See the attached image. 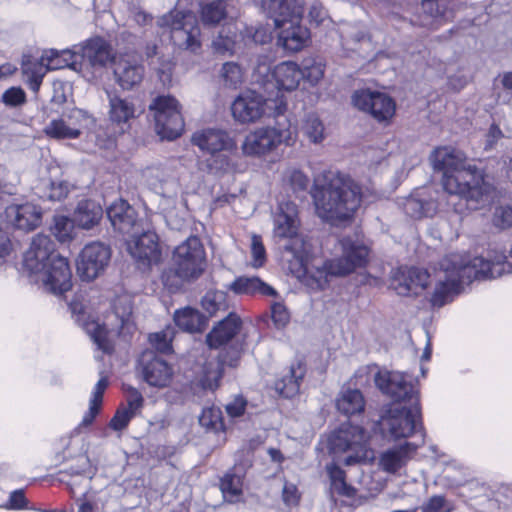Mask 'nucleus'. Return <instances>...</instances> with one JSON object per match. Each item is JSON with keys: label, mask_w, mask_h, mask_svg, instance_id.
I'll return each mask as SVG.
<instances>
[{"label": "nucleus", "mask_w": 512, "mask_h": 512, "mask_svg": "<svg viewBox=\"0 0 512 512\" xmlns=\"http://www.w3.org/2000/svg\"><path fill=\"white\" fill-rule=\"evenodd\" d=\"M107 217L113 228L121 233H130L136 224V211L124 200L111 204L107 208Z\"/></svg>", "instance_id": "nucleus-28"}, {"label": "nucleus", "mask_w": 512, "mask_h": 512, "mask_svg": "<svg viewBox=\"0 0 512 512\" xmlns=\"http://www.w3.org/2000/svg\"><path fill=\"white\" fill-rule=\"evenodd\" d=\"M113 74L115 82L123 90L130 91L142 82L145 68L134 59L121 57L114 62Z\"/></svg>", "instance_id": "nucleus-23"}, {"label": "nucleus", "mask_w": 512, "mask_h": 512, "mask_svg": "<svg viewBox=\"0 0 512 512\" xmlns=\"http://www.w3.org/2000/svg\"><path fill=\"white\" fill-rule=\"evenodd\" d=\"M433 168L443 172L442 185L450 195L467 203H480L487 189L476 166L467 162L463 152L451 147H439L430 156Z\"/></svg>", "instance_id": "nucleus-3"}, {"label": "nucleus", "mask_w": 512, "mask_h": 512, "mask_svg": "<svg viewBox=\"0 0 512 512\" xmlns=\"http://www.w3.org/2000/svg\"><path fill=\"white\" fill-rule=\"evenodd\" d=\"M417 444L405 442L399 447L388 449L380 457L381 468L388 473H396L407 462L409 454L415 452Z\"/></svg>", "instance_id": "nucleus-32"}, {"label": "nucleus", "mask_w": 512, "mask_h": 512, "mask_svg": "<svg viewBox=\"0 0 512 512\" xmlns=\"http://www.w3.org/2000/svg\"><path fill=\"white\" fill-rule=\"evenodd\" d=\"M149 108L154 112L155 130L161 138L173 140L181 135L184 120L177 99L170 95L158 96Z\"/></svg>", "instance_id": "nucleus-10"}, {"label": "nucleus", "mask_w": 512, "mask_h": 512, "mask_svg": "<svg viewBox=\"0 0 512 512\" xmlns=\"http://www.w3.org/2000/svg\"><path fill=\"white\" fill-rule=\"evenodd\" d=\"M273 234L281 244L282 258L288 263L290 272L297 278L309 273L311 245L299 233L298 209L294 202L282 201L274 215Z\"/></svg>", "instance_id": "nucleus-4"}, {"label": "nucleus", "mask_w": 512, "mask_h": 512, "mask_svg": "<svg viewBox=\"0 0 512 512\" xmlns=\"http://www.w3.org/2000/svg\"><path fill=\"white\" fill-rule=\"evenodd\" d=\"M429 273L416 267H401L392 276L391 287L398 295H418L428 285Z\"/></svg>", "instance_id": "nucleus-18"}, {"label": "nucleus", "mask_w": 512, "mask_h": 512, "mask_svg": "<svg viewBox=\"0 0 512 512\" xmlns=\"http://www.w3.org/2000/svg\"><path fill=\"white\" fill-rule=\"evenodd\" d=\"M222 78L226 85L236 87L242 82V70L240 66L234 62H227L222 66Z\"/></svg>", "instance_id": "nucleus-57"}, {"label": "nucleus", "mask_w": 512, "mask_h": 512, "mask_svg": "<svg viewBox=\"0 0 512 512\" xmlns=\"http://www.w3.org/2000/svg\"><path fill=\"white\" fill-rule=\"evenodd\" d=\"M273 7H261L273 19L275 27H282L286 22L300 21L304 13L302 0H273Z\"/></svg>", "instance_id": "nucleus-24"}, {"label": "nucleus", "mask_w": 512, "mask_h": 512, "mask_svg": "<svg viewBox=\"0 0 512 512\" xmlns=\"http://www.w3.org/2000/svg\"><path fill=\"white\" fill-rule=\"evenodd\" d=\"M192 142L208 154L229 151L236 147L235 142L228 133L211 128L194 133Z\"/></svg>", "instance_id": "nucleus-22"}, {"label": "nucleus", "mask_w": 512, "mask_h": 512, "mask_svg": "<svg viewBox=\"0 0 512 512\" xmlns=\"http://www.w3.org/2000/svg\"><path fill=\"white\" fill-rule=\"evenodd\" d=\"M342 256L326 263L329 274L345 276L362 267L368 256V248L351 237H345L340 241Z\"/></svg>", "instance_id": "nucleus-14"}, {"label": "nucleus", "mask_w": 512, "mask_h": 512, "mask_svg": "<svg viewBox=\"0 0 512 512\" xmlns=\"http://www.w3.org/2000/svg\"><path fill=\"white\" fill-rule=\"evenodd\" d=\"M85 330L90 335L92 341L97 345L98 349L105 353H110L113 350V345L109 338V331L104 325L91 321L86 323Z\"/></svg>", "instance_id": "nucleus-44"}, {"label": "nucleus", "mask_w": 512, "mask_h": 512, "mask_svg": "<svg viewBox=\"0 0 512 512\" xmlns=\"http://www.w3.org/2000/svg\"><path fill=\"white\" fill-rule=\"evenodd\" d=\"M493 225L501 230H505L512 227V207L511 206H499L495 208L492 217Z\"/></svg>", "instance_id": "nucleus-58"}, {"label": "nucleus", "mask_w": 512, "mask_h": 512, "mask_svg": "<svg viewBox=\"0 0 512 512\" xmlns=\"http://www.w3.org/2000/svg\"><path fill=\"white\" fill-rule=\"evenodd\" d=\"M291 141L292 133L285 126L259 128L245 137L241 149L246 156H261L282 143L290 145Z\"/></svg>", "instance_id": "nucleus-12"}, {"label": "nucleus", "mask_w": 512, "mask_h": 512, "mask_svg": "<svg viewBox=\"0 0 512 512\" xmlns=\"http://www.w3.org/2000/svg\"><path fill=\"white\" fill-rule=\"evenodd\" d=\"M207 160L208 168L213 173H224L232 170L233 164L230 158L223 152L210 154Z\"/></svg>", "instance_id": "nucleus-56"}, {"label": "nucleus", "mask_w": 512, "mask_h": 512, "mask_svg": "<svg viewBox=\"0 0 512 512\" xmlns=\"http://www.w3.org/2000/svg\"><path fill=\"white\" fill-rule=\"evenodd\" d=\"M305 4L309 5V19L311 23L319 26L328 20L327 11L318 0H309Z\"/></svg>", "instance_id": "nucleus-61"}, {"label": "nucleus", "mask_w": 512, "mask_h": 512, "mask_svg": "<svg viewBox=\"0 0 512 512\" xmlns=\"http://www.w3.org/2000/svg\"><path fill=\"white\" fill-rule=\"evenodd\" d=\"M401 206L404 213L413 219L432 217L438 209L436 201L426 200L421 193L405 198Z\"/></svg>", "instance_id": "nucleus-35"}, {"label": "nucleus", "mask_w": 512, "mask_h": 512, "mask_svg": "<svg viewBox=\"0 0 512 512\" xmlns=\"http://www.w3.org/2000/svg\"><path fill=\"white\" fill-rule=\"evenodd\" d=\"M108 379L107 377H102L96 383L89 400V409L84 414L81 423L78 426V429L81 427L89 426L93 423L95 417L98 415L101 409L103 395L108 387Z\"/></svg>", "instance_id": "nucleus-40"}, {"label": "nucleus", "mask_w": 512, "mask_h": 512, "mask_svg": "<svg viewBox=\"0 0 512 512\" xmlns=\"http://www.w3.org/2000/svg\"><path fill=\"white\" fill-rule=\"evenodd\" d=\"M271 318L277 329L284 328L290 320L289 312L281 303H275L271 307Z\"/></svg>", "instance_id": "nucleus-62"}, {"label": "nucleus", "mask_w": 512, "mask_h": 512, "mask_svg": "<svg viewBox=\"0 0 512 512\" xmlns=\"http://www.w3.org/2000/svg\"><path fill=\"white\" fill-rule=\"evenodd\" d=\"M302 130L313 143H320L324 139V126L315 114H308L306 116Z\"/></svg>", "instance_id": "nucleus-51"}, {"label": "nucleus", "mask_w": 512, "mask_h": 512, "mask_svg": "<svg viewBox=\"0 0 512 512\" xmlns=\"http://www.w3.org/2000/svg\"><path fill=\"white\" fill-rule=\"evenodd\" d=\"M244 350L243 342L236 343L230 347L229 351H226L220 355L221 365H227L230 367H235L238 364V361L241 357V354Z\"/></svg>", "instance_id": "nucleus-63"}, {"label": "nucleus", "mask_w": 512, "mask_h": 512, "mask_svg": "<svg viewBox=\"0 0 512 512\" xmlns=\"http://www.w3.org/2000/svg\"><path fill=\"white\" fill-rule=\"evenodd\" d=\"M278 35V44L290 52L300 51L309 39V31L300 25V21L286 22Z\"/></svg>", "instance_id": "nucleus-27"}, {"label": "nucleus", "mask_w": 512, "mask_h": 512, "mask_svg": "<svg viewBox=\"0 0 512 512\" xmlns=\"http://www.w3.org/2000/svg\"><path fill=\"white\" fill-rule=\"evenodd\" d=\"M374 382L377 388L396 403L419 404L418 391L412 377L398 371H379Z\"/></svg>", "instance_id": "nucleus-11"}, {"label": "nucleus", "mask_w": 512, "mask_h": 512, "mask_svg": "<svg viewBox=\"0 0 512 512\" xmlns=\"http://www.w3.org/2000/svg\"><path fill=\"white\" fill-rule=\"evenodd\" d=\"M305 370L300 365H292L289 373L275 383L276 391L285 398H291L299 392L300 382Z\"/></svg>", "instance_id": "nucleus-39"}, {"label": "nucleus", "mask_w": 512, "mask_h": 512, "mask_svg": "<svg viewBox=\"0 0 512 512\" xmlns=\"http://www.w3.org/2000/svg\"><path fill=\"white\" fill-rule=\"evenodd\" d=\"M143 404L144 398L142 394L136 388L130 387L127 393V404L120 407L124 408L126 412H129L132 416L135 417L140 413Z\"/></svg>", "instance_id": "nucleus-59"}, {"label": "nucleus", "mask_w": 512, "mask_h": 512, "mask_svg": "<svg viewBox=\"0 0 512 512\" xmlns=\"http://www.w3.org/2000/svg\"><path fill=\"white\" fill-rule=\"evenodd\" d=\"M174 336L172 328L166 329L150 334L149 340L152 346L161 353H168L172 350L171 342Z\"/></svg>", "instance_id": "nucleus-52"}, {"label": "nucleus", "mask_w": 512, "mask_h": 512, "mask_svg": "<svg viewBox=\"0 0 512 512\" xmlns=\"http://www.w3.org/2000/svg\"><path fill=\"white\" fill-rule=\"evenodd\" d=\"M226 3L223 0L213 1L202 8V21L207 25H216L226 16Z\"/></svg>", "instance_id": "nucleus-49"}, {"label": "nucleus", "mask_w": 512, "mask_h": 512, "mask_svg": "<svg viewBox=\"0 0 512 512\" xmlns=\"http://www.w3.org/2000/svg\"><path fill=\"white\" fill-rule=\"evenodd\" d=\"M4 217L10 225L29 231L40 224L42 212L33 203L12 204L5 209Z\"/></svg>", "instance_id": "nucleus-21"}, {"label": "nucleus", "mask_w": 512, "mask_h": 512, "mask_svg": "<svg viewBox=\"0 0 512 512\" xmlns=\"http://www.w3.org/2000/svg\"><path fill=\"white\" fill-rule=\"evenodd\" d=\"M2 102L9 107H18L26 102V93L20 87H10L1 97Z\"/></svg>", "instance_id": "nucleus-60"}, {"label": "nucleus", "mask_w": 512, "mask_h": 512, "mask_svg": "<svg viewBox=\"0 0 512 512\" xmlns=\"http://www.w3.org/2000/svg\"><path fill=\"white\" fill-rule=\"evenodd\" d=\"M161 28L169 29L174 45L196 51L200 48V29L196 16L189 10L174 8L157 20Z\"/></svg>", "instance_id": "nucleus-9"}, {"label": "nucleus", "mask_w": 512, "mask_h": 512, "mask_svg": "<svg viewBox=\"0 0 512 512\" xmlns=\"http://www.w3.org/2000/svg\"><path fill=\"white\" fill-rule=\"evenodd\" d=\"M243 477L242 468L235 466L221 478L220 490L225 501L237 503L242 499Z\"/></svg>", "instance_id": "nucleus-34"}, {"label": "nucleus", "mask_w": 512, "mask_h": 512, "mask_svg": "<svg viewBox=\"0 0 512 512\" xmlns=\"http://www.w3.org/2000/svg\"><path fill=\"white\" fill-rule=\"evenodd\" d=\"M317 215L325 221L349 219L361 203V188L349 176L328 171L314 179L311 191Z\"/></svg>", "instance_id": "nucleus-2"}, {"label": "nucleus", "mask_w": 512, "mask_h": 512, "mask_svg": "<svg viewBox=\"0 0 512 512\" xmlns=\"http://www.w3.org/2000/svg\"><path fill=\"white\" fill-rule=\"evenodd\" d=\"M421 10L423 15L419 24L423 27L435 28L442 17V9L438 4V0H422Z\"/></svg>", "instance_id": "nucleus-48"}, {"label": "nucleus", "mask_w": 512, "mask_h": 512, "mask_svg": "<svg viewBox=\"0 0 512 512\" xmlns=\"http://www.w3.org/2000/svg\"><path fill=\"white\" fill-rule=\"evenodd\" d=\"M175 324L183 331L200 332L207 324L206 318L196 309L186 307L174 313Z\"/></svg>", "instance_id": "nucleus-37"}, {"label": "nucleus", "mask_w": 512, "mask_h": 512, "mask_svg": "<svg viewBox=\"0 0 512 512\" xmlns=\"http://www.w3.org/2000/svg\"><path fill=\"white\" fill-rule=\"evenodd\" d=\"M73 186L66 180L62 179H47L41 178L37 184L33 186V191L36 196L47 201H62L64 200Z\"/></svg>", "instance_id": "nucleus-30"}, {"label": "nucleus", "mask_w": 512, "mask_h": 512, "mask_svg": "<svg viewBox=\"0 0 512 512\" xmlns=\"http://www.w3.org/2000/svg\"><path fill=\"white\" fill-rule=\"evenodd\" d=\"M230 288L236 294L254 295L259 293L262 295H274L276 293L271 286L258 277H238L230 285Z\"/></svg>", "instance_id": "nucleus-38"}, {"label": "nucleus", "mask_w": 512, "mask_h": 512, "mask_svg": "<svg viewBox=\"0 0 512 512\" xmlns=\"http://www.w3.org/2000/svg\"><path fill=\"white\" fill-rule=\"evenodd\" d=\"M78 57H80L79 49H64L61 51L51 49L44 53V61H46V66L50 70H58L65 67H70L77 63Z\"/></svg>", "instance_id": "nucleus-42"}, {"label": "nucleus", "mask_w": 512, "mask_h": 512, "mask_svg": "<svg viewBox=\"0 0 512 512\" xmlns=\"http://www.w3.org/2000/svg\"><path fill=\"white\" fill-rule=\"evenodd\" d=\"M78 49L80 57L87 59L94 67H104L113 59L110 45L100 37L87 40Z\"/></svg>", "instance_id": "nucleus-29"}, {"label": "nucleus", "mask_w": 512, "mask_h": 512, "mask_svg": "<svg viewBox=\"0 0 512 512\" xmlns=\"http://www.w3.org/2000/svg\"><path fill=\"white\" fill-rule=\"evenodd\" d=\"M102 216L103 209L98 202L83 199L78 202L74 210L73 222L80 228L89 230L100 222Z\"/></svg>", "instance_id": "nucleus-31"}, {"label": "nucleus", "mask_w": 512, "mask_h": 512, "mask_svg": "<svg viewBox=\"0 0 512 512\" xmlns=\"http://www.w3.org/2000/svg\"><path fill=\"white\" fill-rule=\"evenodd\" d=\"M139 369L143 379L154 387L167 386L173 375L172 367L152 351H144L141 354Z\"/></svg>", "instance_id": "nucleus-19"}, {"label": "nucleus", "mask_w": 512, "mask_h": 512, "mask_svg": "<svg viewBox=\"0 0 512 512\" xmlns=\"http://www.w3.org/2000/svg\"><path fill=\"white\" fill-rule=\"evenodd\" d=\"M171 267L162 272L161 280L170 291H176L185 282L198 279L205 269V250L196 236L187 238L173 251Z\"/></svg>", "instance_id": "nucleus-5"}, {"label": "nucleus", "mask_w": 512, "mask_h": 512, "mask_svg": "<svg viewBox=\"0 0 512 512\" xmlns=\"http://www.w3.org/2000/svg\"><path fill=\"white\" fill-rule=\"evenodd\" d=\"M64 120L69 124L70 128L77 130V138L81 135L84 124L89 120L88 114L79 108L67 109L62 113Z\"/></svg>", "instance_id": "nucleus-53"}, {"label": "nucleus", "mask_w": 512, "mask_h": 512, "mask_svg": "<svg viewBox=\"0 0 512 512\" xmlns=\"http://www.w3.org/2000/svg\"><path fill=\"white\" fill-rule=\"evenodd\" d=\"M202 307L209 316L226 312L229 307L227 294L223 291H208L202 299Z\"/></svg>", "instance_id": "nucleus-45"}, {"label": "nucleus", "mask_w": 512, "mask_h": 512, "mask_svg": "<svg viewBox=\"0 0 512 512\" xmlns=\"http://www.w3.org/2000/svg\"><path fill=\"white\" fill-rule=\"evenodd\" d=\"M111 249L108 245L94 241L84 246L77 259V272L84 281H92L108 267Z\"/></svg>", "instance_id": "nucleus-13"}, {"label": "nucleus", "mask_w": 512, "mask_h": 512, "mask_svg": "<svg viewBox=\"0 0 512 512\" xmlns=\"http://www.w3.org/2000/svg\"><path fill=\"white\" fill-rule=\"evenodd\" d=\"M327 472L334 492L346 497H354L356 490L345 481V472L336 465L327 467Z\"/></svg>", "instance_id": "nucleus-46"}, {"label": "nucleus", "mask_w": 512, "mask_h": 512, "mask_svg": "<svg viewBox=\"0 0 512 512\" xmlns=\"http://www.w3.org/2000/svg\"><path fill=\"white\" fill-rule=\"evenodd\" d=\"M128 250L139 264L146 267L158 264L161 259L158 236L152 231L133 237L128 243Z\"/></svg>", "instance_id": "nucleus-20"}, {"label": "nucleus", "mask_w": 512, "mask_h": 512, "mask_svg": "<svg viewBox=\"0 0 512 512\" xmlns=\"http://www.w3.org/2000/svg\"><path fill=\"white\" fill-rule=\"evenodd\" d=\"M44 132L48 137L57 140L77 139V130L70 128L62 114L59 118L50 121V123L45 126Z\"/></svg>", "instance_id": "nucleus-47"}, {"label": "nucleus", "mask_w": 512, "mask_h": 512, "mask_svg": "<svg viewBox=\"0 0 512 512\" xmlns=\"http://www.w3.org/2000/svg\"><path fill=\"white\" fill-rule=\"evenodd\" d=\"M272 76L278 87L287 91L295 90L303 79L300 66L292 61H284L276 65Z\"/></svg>", "instance_id": "nucleus-33"}, {"label": "nucleus", "mask_w": 512, "mask_h": 512, "mask_svg": "<svg viewBox=\"0 0 512 512\" xmlns=\"http://www.w3.org/2000/svg\"><path fill=\"white\" fill-rule=\"evenodd\" d=\"M287 102L283 95L275 98H264L255 91L241 93L232 103V115L242 124L255 123L263 117L277 118L283 116Z\"/></svg>", "instance_id": "nucleus-6"}, {"label": "nucleus", "mask_w": 512, "mask_h": 512, "mask_svg": "<svg viewBox=\"0 0 512 512\" xmlns=\"http://www.w3.org/2000/svg\"><path fill=\"white\" fill-rule=\"evenodd\" d=\"M380 421L383 434L392 440L408 438L417 432H421L424 437L419 404L388 405Z\"/></svg>", "instance_id": "nucleus-8"}, {"label": "nucleus", "mask_w": 512, "mask_h": 512, "mask_svg": "<svg viewBox=\"0 0 512 512\" xmlns=\"http://www.w3.org/2000/svg\"><path fill=\"white\" fill-rule=\"evenodd\" d=\"M337 410L346 416L361 414L365 408V399L358 389L342 390L336 399Z\"/></svg>", "instance_id": "nucleus-36"}, {"label": "nucleus", "mask_w": 512, "mask_h": 512, "mask_svg": "<svg viewBox=\"0 0 512 512\" xmlns=\"http://www.w3.org/2000/svg\"><path fill=\"white\" fill-rule=\"evenodd\" d=\"M107 96L109 101L108 115L112 123L126 125L141 113L132 99L111 92H107Z\"/></svg>", "instance_id": "nucleus-26"}, {"label": "nucleus", "mask_w": 512, "mask_h": 512, "mask_svg": "<svg viewBox=\"0 0 512 512\" xmlns=\"http://www.w3.org/2000/svg\"><path fill=\"white\" fill-rule=\"evenodd\" d=\"M241 327V320L234 312H229L207 334L206 342L210 348L218 349L232 340Z\"/></svg>", "instance_id": "nucleus-25"}, {"label": "nucleus", "mask_w": 512, "mask_h": 512, "mask_svg": "<svg viewBox=\"0 0 512 512\" xmlns=\"http://www.w3.org/2000/svg\"><path fill=\"white\" fill-rule=\"evenodd\" d=\"M303 79L311 86L317 85L324 76L325 64L318 57H308L302 61L300 66Z\"/></svg>", "instance_id": "nucleus-43"}, {"label": "nucleus", "mask_w": 512, "mask_h": 512, "mask_svg": "<svg viewBox=\"0 0 512 512\" xmlns=\"http://www.w3.org/2000/svg\"><path fill=\"white\" fill-rule=\"evenodd\" d=\"M60 256L55 250L53 240L43 234L32 238L29 249L24 253L23 265L33 281L52 262L51 258Z\"/></svg>", "instance_id": "nucleus-15"}, {"label": "nucleus", "mask_w": 512, "mask_h": 512, "mask_svg": "<svg viewBox=\"0 0 512 512\" xmlns=\"http://www.w3.org/2000/svg\"><path fill=\"white\" fill-rule=\"evenodd\" d=\"M450 508L444 496H432L423 507V512H449Z\"/></svg>", "instance_id": "nucleus-64"}, {"label": "nucleus", "mask_w": 512, "mask_h": 512, "mask_svg": "<svg viewBox=\"0 0 512 512\" xmlns=\"http://www.w3.org/2000/svg\"><path fill=\"white\" fill-rule=\"evenodd\" d=\"M441 274L431 297L433 306L442 307L454 295L459 294L463 285L473 280L494 279L510 271L511 265L500 257L497 261L485 260L482 257H464L460 254H449L440 263Z\"/></svg>", "instance_id": "nucleus-1"}, {"label": "nucleus", "mask_w": 512, "mask_h": 512, "mask_svg": "<svg viewBox=\"0 0 512 512\" xmlns=\"http://www.w3.org/2000/svg\"><path fill=\"white\" fill-rule=\"evenodd\" d=\"M48 70L46 61H44V54L38 61L26 60L22 63V72L26 77V82L29 85V88L33 92H37L39 90L43 77Z\"/></svg>", "instance_id": "nucleus-41"}, {"label": "nucleus", "mask_w": 512, "mask_h": 512, "mask_svg": "<svg viewBox=\"0 0 512 512\" xmlns=\"http://www.w3.org/2000/svg\"><path fill=\"white\" fill-rule=\"evenodd\" d=\"M369 438L363 427L345 422L330 433L328 448L337 459L346 454L344 463L352 465L366 458Z\"/></svg>", "instance_id": "nucleus-7"}, {"label": "nucleus", "mask_w": 512, "mask_h": 512, "mask_svg": "<svg viewBox=\"0 0 512 512\" xmlns=\"http://www.w3.org/2000/svg\"><path fill=\"white\" fill-rule=\"evenodd\" d=\"M72 231L73 223L69 218L65 216H58L54 218L52 232L59 241L65 242L70 239Z\"/></svg>", "instance_id": "nucleus-55"}, {"label": "nucleus", "mask_w": 512, "mask_h": 512, "mask_svg": "<svg viewBox=\"0 0 512 512\" xmlns=\"http://www.w3.org/2000/svg\"><path fill=\"white\" fill-rule=\"evenodd\" d=\"M352 102L359 110L370 113L379 122L388 121L395 114L394 100L382 92L358 90L353 94Z\"/></svg>", "instance_id": "nucleus-17"}, {"label": "nucleus", "mask_w": 512, "mask_h": 512, "mask_svg": "<svg viewBox=\"0 0 512 512\" xmlns=\"http://www.w3.org/2000/svg\"><path fill=\"white\" fill-rule=\"evenodd\" d=\"M51 259L50 265L33 282L41 283L45 291L60 296L72 288V272L66 258L60 255Z\"/></svg>", "instance_id": "nucleus-16"}, {"label": "nucleus", "mask_w": 512, "mask_h": 512, "mask_svg": "<svg viewBox=\"0 0 512 512\" xmlns=\"http://www.w3.org/2000/svg\"><path fill=\"white\" fill-rule=\"evenodd\" d=\"M251 265L254 268L262 267L266 262V250L262 241V238L258 235H252L251 237Z\"/></svg>", "instance_id": "nucleus-54"}, {"label": "nucleus", "mask_w": 512, "mask_h": 512, "mask_svg": "<svg viewBox=\"0 0 512 512\" xmlns=\"http://www.w3.org/2000/svg\"><path fill=\"white\" fill-rule=\"evenodd\" d=\"M199 423L201 426L216 432L224 430L222 411L218 407L204 408L199 416Z\"/></svg>", "instance_id": "nucleus-50"}]
</instances>
